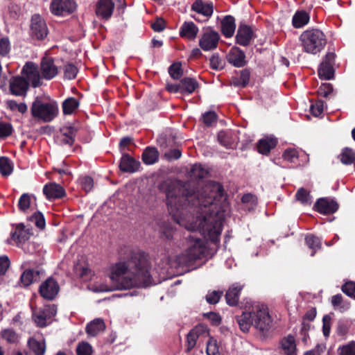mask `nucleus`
Listing matches in <instances>:
<instances>
[{
    "label": "nucleus",
    "mask_w": 355,
    "mask_h": 355,
    "mask_svg": "<svg viewBox=\"0 0 355 355\" xmlns=\"http://www.w3.org/2000/svg\"><path fill=\"white\" fill-rule=\"evenodd\" d=\"M311 114L315 116H319L324 110V103L322 101H318L310 107Z\"/></svg>",
    "instance_id": "nucleus-58"
},
{
    "label": "nucleus",
    "mask_w": 355,
    "mask_h": 355,
    "mask_svg": "<svg viewBox=\"0 0 355 355\" xmlns=\"http://www.w3.org/2000/svg\"><path fill=\"white\" fill-rule=\"evenodd\" d=\"M6 106L12 112L18 111L21 114H24L27 111V105L24 103H17L14 100H8L6 101Z\"/></svg>",
    "instance_id": "nucleus-45"
},
{
    "label": "nucleus",
    "mask_w": 355,
    "mask_h": 355,
    "mask_svg": "<svg viewBox=\"0 0 355 355\" xmlns=\"http://www.w3.org/2000/svg\"><path fill=\"white\" fill-rule=\"evenodd\" d=\"M140 164L128 154L123 155L119 164L120 169L123 172L133 173L138 170Z\"/></svg>",
    "instance_id": "nucleus-23"
},
{
    "label": "nucleus",
    "mask_w": 355,
    "mask_h": 355,
    "mask_svg": "<svg viewBox=\"0 0 355 355\" xmlns=\"http://www.w3.org/2000/svg\"><path fill=\"white\" fill-rule=\"evenodd\" d=\"M335 54L332 52H329L325 55L318 68V75L321 79L330 80L334 77L333 64Z\"/></svg>",
    "instance_id": "nucleus-12"
},
{
    "label": "nucleus",
    "mask_w": 355,
    "mask_h": 355,
    "mask_svg": "<svg viewBox=\"0 0 355 355\" xmlns=\"http://www.w3.org/2000/svg\"><path fill=\"white\" fill-rule=\"evenodd\" d=\"M105 329L104 321L101 318H96L87 324L85 331L90 336H96L103 332Z\"/></svg>",
    "instance_id": "nucleus-28"
},
{
    "label": "nucleus",
    "mask_w": 355,
    "mask_h": 355,
    "mask_svg": "<svg viewBox=\"0 0 355 355\" xmlns=\"http://www.w3.org/2000/svg\"><path fill=\"white\" fill-rule=\"evenodd\" d=\"M40 72L43 78L51 80L58 75V67L51 58L44 57L40 62Z\"/></svg>",
    "instance_id": "nucleus-14"
},
{
    "label": "nucleus",
    "mask_w": 355,
    "mask_h": 355,
    "mask_svg": "<svg viewBox=\"0 0 355 355\" xmlns=\"http://www.w3.org/2000/svg\"><path fill=\"white\" fill-rule=\"evenodd\" d=\"M236 322L243 332H248L250 327L253 326V321L251 311L243 312L241 315L236 317Z\"/></svg>",
    "instance_id": "nucleus-33"
},
{
    "label": "nucleus",
    "mask_w": 355,
    "mask_h": 355,
    "mask_svg": "<svg viewBox=\"0 0 355 355\" xmlns=\"http://www.w3.org/2000/svg\"><path fill=\"white\" fill-rule=\"evenodd\" d=\"M58 292L59 285L53 278H48L40 286L41 296L49 300H53Z\"/></svg>",
    "instance_id": "nucleus-13"
},
{
    "label": "nucleus",
    "mask_w": 355,
    "mask_h": 355,
    "mask_svg": "<svg viewBox=\"0 0 355 355\" xmlns=\"http://www.w3.org/2000/svg\"><path fill=\"white\" fill-rule=\"evenodd\" d=\"M207 174V171L200 164H194L191 169V176L193 178L202 179Z\"/></svg>",
    "instance_id": "nucleus-47"
},
{
    "label": "nucleus",
    "mask_w": 355,
    "mask_h": 355,
    "mask_svg": "<svg viewBox=\"0 0 355 355\" xmlns=\"http://www.w3.org/2000/svg\"><path fill=\"white\" fill-rule=\"evenodd\" d=\"M49 31L44 19L39 15L31 18V35L33 38L42 40L48 35Z\"/></svg>",
    "instance_id": "nucleus-9"
},
{
    "label": "nucleus",
    "mask_w": 355,
    "mask_h": 355,
    "mask_svg": "<svg viewBox=\"0 0 355 355\" xmlns=\"http://www.w3.org/2000/svg\"><path fill=\"white\" fill-rule=\"evenodd\" d=\"M168 73L172 78L175 80L180 79L183 74V71L180 63H174L168 68Z\"/></svg>",
    "instance_id": "nucleus-49"
},
{
    "label": "nucleus",
    "mask_w": 355,
    "mask_h": 355,
    "mask_svg": "<svg viewBox=\"0 0 355 355\" xmlns=\"http://www.w3.org/2000/svg\"><path fill=\"white\" fill-rule=\"evenodd\" d=\"M210 66L213 69L220 70L225 66L224 61L218 54H214L209 59Z\"/></svg>",
    "instance_id": "nucleus-52"
},
{
    "label": "nucleus",
    "mask_w": 355,
    "mask_h": 355,
    "mask_svg": "<svg viewBox=\"0 0 355 355\" xmlns=\"http://www.w3.org/2000/svg\"><path fill=\"white\" fill-rule=\"evenodd\" d=\"M33 118L44 122L51 121L58 114V106L55 102H44L36 98L31 107Z\"/></svg>",
    "instance_id": "nucleus-5"
},
{
    "label": "nucleus",
    "mask_w": 355,
    "mask_h": 355,
    "mask_svg": "<svg viewBox=\"0 0 355 355\" xmlns=\"http://www.w3.org/2000/svg\"><path fill=\"white\" fill-rule=\"evenodd\" d=\"M253 37L254 33L250 26L241 25L239 27L236 37L238 44L241 46H248Z\"/></svg>",
    "instance_id": "nucleus-19"
},
{
    "label": "nucleus",
    "mask_w": 355,
    "mask_h": 355,
    "mask_svg": "<svg viewBox=\"0 0 355 355\" xmlns=\"http://www.w3.org/2000/svg\"><path fill=\"white\" fill-rule=\"evenodd\" d=\"M79 181L83 189H84L86 192H89L92 189L94 182L92 178L89 176L81 177L79 179Z\"/></svg>",
    "instance_id": "nucleus-59"
},
{
    "label": "nucleus",
    "mask_w": 355,
    "mask_h": 355,
    "mask_svg": "<svg viewBox=\"0 0 355 355\" xmlns=\"http://www.w3.org/2000/svg\"><path fill=\"white\" fill-rule=\"evenodd\" d=\"M114 8L112 0H98L96 5L95 12L98 18L108 19L111 17Z\"/></svg>",
    "instance_id": "nucleus-15"
},
{
    "label": "nucleus",
    "mask_w": 355,
    "mask_h": 355,
    "mask_svg": "<svg viewBox=\"0 0 355 355\" xmlns=\"http://www.w3.org/2000/svg\"><path fill=\"white\" fill-rule=\"evenodd\" d=\"M220 39L219 34L208 28L202 33L199 40V46L205 51H211L216 49Z\"/></svg>",
    "instance_id": "nucleus-10"
},
{
    "label": "nucleus",
    "mask_w": 355,
    "mask_h": 355,
    "mask_svg": "<svg viewBox=\"0 0 355 355\" xmlns=\"http://www.w3.org/2000/svg\"><path fill=\"white\" fill-rule=\"evenodd\" d=\"M309 15L306 11L300 10L295 13L292 23L295 28H300L309 23Z\"/></svg>",
    "instance_id": "nucleus-36"
},
{
    "label": "nucleus",
    "mask_w": 355,
    "mask_h": 355,
    "mask_svg": "<svg viewBox=\"0 0 355 355\" xmlns=\"http://www.w3.org/2000/svg\"><path fill=\"white\" fill-rule=\"evenodd\" d=\"M13 168L11 162L5 157H0V173L3 176H8L12 172Z\"/></svg>",
    "instance_id": "nucleus-42"
},
{
    "label": "nucleus",
    "mask_w": 355,
    "mask_h": 355,
    "mask_svg": "<svg viewBox=\"0 0 355 355\" xmlns=\"http://www.w3.org/2000/svg\"><path fill=\"white\" fill-rule=\"evenodd\" d=\"M10 42L8 38L0 39V55H5L10 51Z\"/></svg>",
    "instance_id": "nucleus-63"
},
{
    "label": "nucleus",
    "mask_w": 355,
    "mask_h": 355,
    "mask_svg": "<svg viewBox=\"0 0 355 355\" xmlns=\"http://www.w3.org/2000/svg\"><path fill=\"white\" fill-rule=\"evenodd\" d=\"M276 145L277 139L274 137H268L261 139L258 141L257 146L259 153L267 155Z\"/></svg>",
    "instance_id": "nucleus-30"
},
{
    "label": "nucleus",
    "mask_w": 355,
    "mask_h": 355,
    "mask_svg": "<svg viewBox=\"0 0 355 355\" xmlns=\"http://www.w3.org/2000/svg\"><path fill=\"white\" fill-rule=\"evenodd\" d=\"M198 338L197 332L193 329L187 335V350L191 351L196 345V340Z\"/></svg>",
    "instance_id": "nucleus-54"
},
{
    "label": "nucleus",
    "mask_w": 355,
    "mask_h": 355,
    "mask_svg": "<svg viewBox=\"0 0 355 355\" xmlns=\"http://www.w3.org/2000/svg\"><path fill=\"white\" fill-rule=\"evenodd\" d=\"M159 159V152L154 147H147L142 154V160L144 164L150 165L156 163Z\"/></svg>",
    "instance_id": "nucleus-35"
},
{
    "label": "nucleus",
    "mask_w": 355,
    "mask_h": 355,
    "mask_svg": "<svg viewBox=\"0 0 355 355\" xmlns=\"http://www.w3.org/2000/svg\"><path fill=\"white\" fill-rule=\"evenodd\" d=\"M22 73L26 77L28 83H30L33 87H37L42 84V74L38 67L33 62H27L23 67Z\"/></svg>",
    "instance_id": "nucleus-11"
},
{
    "label": "nucleus",
    "mask_w": 355,
    "mask_h": 355,
    "mask_svg": "<svg viewBox=\"0 0 355 355\" xmlns=\"http://www.w3.org/2000/svg\"><path fill=\"white\" fill-rule=\"evenodd\" d=\"M203 122L207 125H212L216 120V114L214 112H207L202 115Z\"/></svg>",
    "instance_id": "nucleus-64"
},
{
    "label": "nucleus",
    "mask_w": 355,
    "mask_h": 355,
    "mask_svg": "<svg viewBox=\"0 0 355 355\" xmlns=\"http://www.w3.org/2000/svg\"><path fill=\"white\" fill-rule=\"evenodd\" d=\"M339 355H355V342H352L338 349Z\"/></svg>",
    "instance_id": "nucleus-55"
},
{
    "label": "nucleus",
    "mask_w": 355,
    "mask_h": 355,
    "mask_svg": "<svg viewBox=\"0 0 355 355\" xmlns=\"http://www.w3.org/2000/svg\"><path fill=\"white\" fill-rule=\"evenodd\" d=\"M78 73L77 67L73 64H67L64 67V78L69 80L74 79Z\"/></svg>",
    "instance_id": "nucleus-50"
},
{
    "label": "nucleus",
    "mask_w": 355,
    "mask_h": 355,
    "mask_svg": "<svg viewBox=\"0 0 355 355\" xmlns=\"http://www.w3.org/2000/svg\"><path fill=\"white\" fill-rule=\"evenodd\" d=\"M55 314V307L53 305H49L33 310L32 317L37 326L44 327L51 323L52 318Z\"/></svg>",
    "instance_id": "nucleus-7"
},
{
    "label": "nucleus",
    "mask_w": 355,
    "mask_h": 355,
    "mask_svg": "<svg viewBox=\"0 0 355 355\" xmlns=\"http://www.w3.org/2000/svg\"><path fill=\"white\" fill-rule=\"evenodd\" d=\"M207 355H220L219 348L216 340L213 338L209 340L207 345Z\"/></svg>",
    "instance_id": "nucleus-56"
},
{
    "label": "nucleus",
    "mask_w": 355,
    "mask_h": 355,
    "mask_svg": "<svg viewBox=\"0 0 355 355\" xmlns=\"http://www.w3.org/2000/svg\"><path fill=\"white\" fill-rule=\"evenodd\" d=\"M198 33V28L192 21H185L180 29V35L182 37L188 40H194Z\"/></svg>",
    "instance_id": "nucleus-27"
},
{
    "label": "nucleus",
    "mask_w": 355,
    "mask_h": 355,
    "mask_svg": "<svg viewBox=\"0 0 355 355\" xmlns=\"http://www.w3.org/2000/svg\"><path fill=\"white\" fill-rule=\"evenodd\" d=\"M77 355H92V347L87 342L80 343L76 347Z\"/></svg>",
    "instance_id": "nucleus-51"
},
{
    "label": "nucleus",
    "mask_w": 355,
    "mask_h": 355,
    "mask_svg": "<svg viewBox=\"0 0 355 355\" xmlns=\"http://www.w3.org/2000/svg\"><path fill=\"white\" fill-rule=\"evenodd\" d=\"M77 5L73 0H53L50 9L54 15L66 16L73 12Z\"/></svg>",
    "instance_id": "nucleus-8"
},
{
    "label": "nucleus",
    "mask_w": 355,
    "mask_h": 355,
    "mask_svg": "<svg viewBox=\"0 0 355 355\" xmlns=\"http://www.w3.org/2000/svg\"><path fill=\"white\" fill-rule=\"evenodd\" d=\"M181 94H191L199 87L198 82L193 78H184L180 82Z\"/></svg>",
    "instance_id": "nucleus-29"
},
{
    "label": "nucleus",
    "mask_w": 355,
    "mask_h": 355,
    "mask_svg": "<svg viewBox=\"0 0 355 355\" xmlns=\"http://www.w3.org/2000/svg\"><path fill=\"white\" fill-rule=\"evenodd\" d=\"M241 202L245 205V208L249 211L253 210L257 205V198L255 196L247 193L243 196Z\"/></svg>",
    "instance_id": "nucleus-43"
},
{
    "label": "nucleus",
    "mask_w": 355,
    "mask_h": 355,
    "mask_svg": "<svg viewBox=\"0 0 355 355\" xmlns=\"http://www.w3.org/2000/svg\"><path fill=\"white\" fill-rule=\"evenodd\" d=\"M253 327L262 335H266L270 330L272 320L268 308L264 304H257L251 311Z\"/></svg>",
    "instance_id": "nucleus-6"
},
{
    "label": "nucleus",
    "mask_w": 355,
    "mask_h": 355,
    "mask_svg": "<svg viewBox=\"0 0 355 355\" xmlns=\"http://www.w3.org/2000/svg\"><path fill=\"white\" fill-rule=\"evenodd\" d=\"M0 338L8 343H14L17 341L18 336L12 329H5L0 332Z\"/></svg>",
    "instance_id": "nucleus-44"
},
{
    "label": "nucleus",
    "mask_w": 355,
    "mask_h": 355,
    "mask_svg": "<svg viewBox=\"0 0 355 355\" xmlns=\"http://www.w3.org/2000/svg\"><path fill=\"white\" fill-rule=\"evenodd\" d=\"M218 140L222 146L233 148L236 143V137L232 130H222L218 132Z\"/></svg>",
    "instance_id": "nucleus-25"
},
{
    "label": "nucleus",
    "mask_w": 355,
    "mask_h": 355,
    "mask_svg": "<svg viewBox=\"0 0 355 355\" xmlns=\"http://www.w3.org/2000/svg\"><path fill=\"white\" fill-rule=\"evenodd\" d=\"M338 158L343 164H352L355 160V153L352 149L345 148L342 150Z\"/></svg>",
    "instance_id": "nucleus-39"
},
{
    "label": "nucleus",
    "mask_w": 355,
    "mask_h": 355,
    "mask_svg": "<svg viewBox=\"0 0 355 355\" xmlns=\"http://www.w3.org/2000/svg\"><path fill=\"white\" fill-rule=\"evenodd\" d=\"M296 200L304 205H310L311 204V196L309 191L304 188L297 190L295 194Z\"/></svg>",
    "instance_id": "nucleus-41"
},
{
    "label": "nucleus",
    "mask_w": 355,
    "mask_h": 355,
    "mask_svg": "<svg viewBox=\"0 0 355 355\" xmlns=\"http://www.w3.org/2000/svg\"><path fill=\"white\" fill-rule=\"evenodd\" d=\"M317 210L322 214H328L334 213L338 209V205L334 200L327 198H320L315 203Z\"/></svg>",
    "instance_id": "nucleus-21"
},
{
    "label": "nucleus",
    "mask_w": 355,
    "mask_h": 355,
    "mask_svg": "<svg viewBox=\"0 0 355 355\" xmlns=\"http://www.w3.org/2000/svg\"><path fill=\"white\" fill-rule=\"evenodd\" d=\"M30 220L40 229L45 227V219L41 212H35L31 217Z\"/></svg>",
    "instance_id": "nucleus-53"
},
{
    "label": "nucleus",
    "mask_w": 355,
    "mask_h": 355,
    "mask_svg": "<svg viewBox=\"0 0 355 355\" xmlns=\"http://www.w3.org/2000/svg\"><path fill=\"white\" fill-rule=\"evenodd\" d=\"M227 61L236 67H242L245 64V55L239 47H232L227 55Z\"/></svg>",
    "instance_id": "nucleus-18"
},
{
    "label": "nucleus",
    "mask_w": 355,
    "mask_h": 355,
    "mask_svg": "<svg viewBox=\"0 0 355 355\" xmlns=\"http://www.w3.org/2000/svg\"><path fill=\"white\" fill-rule=\"evenodd\" d=\"M300 40L303 51L313 55L320 52L327 44L324 34L319 29L313 28L304 31Z\"/></svg>",
    "instance_id": "nucleus-4"
},
{
    "label": "nucleus",
    "mask_w": 355,
    "mask_h": 355,
    "mask_svg": "<svg viewBox=\"0 0 355 355\" xmlns=\"http://www.w3.org/2000/svg\"><path fill=\"white\" fill-rule=\"evenodd\" d=\"M12 132V125L8 123L0 122V137L9 136Z\"/></svg>",
    "instance_id": "nucleus-62"
},
{
    "label": "nucleus",
    "mask_w": 355,
    "mask_h": 355,
    "mask_svg": "<svg viewBox=\"0 0 355 355\" xmlns=\"http://www.w3.org/2000/svg\"><path fill=\"white\" fill-rule=\"evenodd\" d=\"M342 291L347 295L355 299V282H348L342 286Z\"/></svg>",
    "instance_id": "nucleus-57"
},
{
    "label": "nucleus",
    "mask_w": 355,
    "mask_h": 355,
    "mask_svg": "<svg viewBox=\"0 0 355 355\" xmlns=\"http://www.w3.org/2000/svg\"><path fill=\"white\" fill-rule=\"evenodd\" d=\"M43 193L49 200L60 199L66 195L64 189L55 182L45 184L43 187Z\"/></svg>",
    "instance_id": "nucleus-16"
},
{
    "label": "nucleus",
    "mask_w": 355,
    "mask_h": 355,
    "mask_svg": "<svg viewBox=\"0 0 355 355\" xmlns=\"http://www.w3.org/2000/svg\"><path fill=\"white\" fill-rule=\"evenodd\" d=\"M79 106L78 101L74 98H68L62 103V110L64 114H72Z\"/></svg>",
    "instance_id": "nucleus-38"
},
{
    "label": "nucleus",
    "mask_w": 355,
    "mask_h": 355,
    "mask_svg": "<svg viewBox=\"0 0 355 355\" xmlns=\"http://www.w3.org/2000/svg\"><path fill=\"white\" fill-rule=\"evenodd\" d=\"M170 214L177 223L189 231H199L214 243L222 232L224 213L228 203L222 185L207 182L196 192L178 182L171 183L166 191Z\"/></svg>",
    "instance_id": "nucleus-1"
},
{
    "label": "nucleus",
    "mask_w": 355,
    "mask_h": 355,
    "mask_svg": "<svg viewBox=\"0 0 355 355\" xmlns=\"http://www.w3.org/2000/svg\"><path fill=\"white\" fill-rule=\"evenodd\" d=\"M331 326V317L330 315H325L322 318V331L325 337H328Z\"/></svg>",
    "instance_id": "nucleus-60"
},
{
    "label": "nucleus",
    "mask_w": 355,
    "mask_h": 355,
    "mask_svg": "<svg viewBox=\"0 0 355 355\" xmlns=\"http://www.w3.org/2000/svg\"><path fill=\"white\" fill-rule=\"evenodd\" d=\"M235 19L232 16L227 15L221 21V31L226 37H231L235 31Z\"/></svg>",
    "instance_id": "nucleus-31"
},
{
    "label": "nucleus",
    "mask_w": 355,
    "mask_h": 355,
    "mask_svg": "<svg viewBox=\"0 0 355 355\" xmlns=\"http://www.w3.org/2000/svg\"><path fill=\"white\" fill-rule=\"evenodd\" d=\"M305 241L308 247L313 250L311 256H314L315 252L321 248V240L313 235H307Z\"/></svg>",
    "instance_id": "nucleus-40"
},
{
    "label": "nucleus",
    "mask_w": 355,
    "mask_h": 355,
    "mask_svg": "<svg viewBox=\"0 0 355 355\" xmlns=\"http://www.w3.org/2000/svg\"><path fill=\"white\" fill-rule=\"evenodd\" d=\"M191 10L209 17L214 12V5L211 2H204L202 0H196L191 6Z\"/></svg>",
    "instance_id": "nucleus-24"
},
{
    "label": "nucleus",
    "mask_w": 355,
    "mask_h": 355,
    "mask_svg": "<svg viewBox=\"0 0 355 355\" xmlns=\"http://www.w3.org/2000/svg\"><path fill=\"white\" fill-rule=\"evenodd\" d=\"M250 80V73L248 70H243L240 76L233 80L232 84L235 86L245 87Z\"/></svg>",
    "instance_id": "nucleus-46"
},
{
    "label": "nucleus",
    "mask_w": 355,
    "mask_h": 355,
    "mask_svg": "<svg viewBox=\"0 0 355 355\" xmlns=\"http://www.w3.org/2000/svg\"><path fill=\"white\" fill-rule=\"evenodd\" d=\"M282 348L286 355H297L296 344L295 338L293 336H288L281 341Z\"/></svg>",
    "instance_id": "nucleus-34"
},
{
    "label": "nucleus",
    "mask_w": 355,
    "mask_h": 355,
    "mask_svg": "<svg viewBox=\"0 0 355 355\" xmlns=\"http://www.w3.org/2000/svg\"><path fill=\"white\" fill-rule=\"evenodd\" d=\"M28 88V83L24 78L16 76L10 81V90L15 96H25Z\"/></svg>",
    "instance_id": "nucleus-17"
},
{
    "label": "nucleus",
    "mask_w": 355,
    "mask_h": 355,
    "mask_svg": "<svg viewBox=\"0 0 355 355\" xmlns=\"http://www.w3.org/2000/svg\"><path fill=\"white\" fill-rule=\"evenodd\" d=\"M76 130L71 126H65L60 130L59 136L60 141L62 144L72 145L74 141Z\"/></svg>",
    "instance_id": "nucleus-32"
},
{
    "label": "nucleus",
    "mask_w": 355,
    "mask_h": 355,
    "mask_svg": "<svg viewBox=\"0 0 355 355\" xmlns=\"http://www.w3.org/2000/svg\"><path fill=\"white\" fill-rule=\"evenodd\" d=\"M243 288V285L239 283L232 284L225 294L227 304L230 306H235L239 300L240 293Z\"/></svg>",
    "instance_id": "nucleus-22"
},
{
    "label": "nucleus",
    "mask_w": 355,
    "mask_h": 355,
    "mask_svg": "<svg viewBox=\"0 0 355 355\" xmlns=\"http://www.w3.org/2000/svg\"><path fill=\"white\" fill-rule=\"evenodd\" d=\"M28 345L31 351L35 355H44L46 350L45 342L44 340H37L35 338H31L28 341Z\"/></svg>",
    "instance_id": "nucleus-37"
},
{
    "label": "nucleus",
    "mask_w": 355,
    "mask_h": 355,
    "mask_svg": "<svg viewBox=\"0 0 355 355\" xmlns=\"http://www.w3.org/2000/svg\"><path fill=\"white\" fill-rule=\"evenodd\" d=\"M31 232L29 229H26L22 224L18 225L16 229L10 234V239L17 245L26 242L29 239Z\"/></svg>",
    "instance_id": "nucleus-20"
},
{
    "label": "nucleus",
    "mask_w": 355,
    "mask_h": 355,
    "mask_svg": "<svg viewBox=\"0 0 355 355\" xmlns=\"http://www.w3.org/2000/svg\"><path fill=\"white\" fill-rule=\"evenodd\" d=\"M149 262L141 252H132L128 259L110 267V279L116 289L146 287L152 284Z\"/></svg>",
    "instance_id": "nucleus-2"
},
{
    "label": "nucleus",
    "mask_w": 355,
    "mask_h": 355,
    "mask_svg": "<svg viewBox=\"0 0 355 355\" xmlns=\"http://www.w3.org/2000/svg\"><path fill=\"white\" fill-rule=\"evenodd\" d=\"M208 256V250L205 242L193 236L187 237V248L186 250L176 257L179 265H190L198 259H202Z\"/></svg>",
    "instance_id": "nucleus-3"
},
{
    "label": "nucleus",
    "mask_w": 355,
    "mask_h": 355,
    "mask_svg": "<svg viewBox=\"0 0 355 355\" xmlns=\"http://www.w3.org/2000/svg\"><path fill=\"white\" fill-rule=\"evenodd\" d=\"M31 205V196L28 193H23L19 199L18 207L20 211L26 212Z\"/></svg>",
    "instance_id": "nucleus-48"
},
{
    "label": "nucleus",
    "mask_w": 355,
    "mask_h": 355,
    "mask_svg": "<svg viewBox=\"0 0 355 355\" xmlns=\"http://www.w3.org/2000/svg\"><path fill=\"white\" fill-rule=\"evenodd\" d=\"M283 157L286 161L295 162L298 158V153L297 150L294 148H288L284 152Z\"/></svg>",
    "instance_id": "nucleus-61"
},
{
    "label": "nucleus",
    "mask_w": 355,
    "mask_h": 355,
    "mask_svg": "<svg viewBox=\"0 0 355 355\" xmlns=\"http://www.w3.org/2000/svg\"><path fill=\"white\" fill-rule=\"evenodd\" d=\"M40 270L26 269L21 275L20 280L24 286H28L31 284L37 282L40 279Z\"/></svg>",
    "instance_id": "nucleus-26"
}]
</instances>
